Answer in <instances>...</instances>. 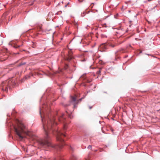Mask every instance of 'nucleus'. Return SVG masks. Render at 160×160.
I'll use <instances>...</instances> for the list:
<instances>
[{"label": "nucleus", "instance_id": "obj_1", "mask_svg": "<svg viewBox=\"0 0 160 160\" xmlns=\"http://www.w3.org/2000/svg\"><path fill=\"white\" fill-rule=\"evenodd\" d=\"M40 114L42 118L45 136L44 139H40L38 141V143L40 146L44 148L53 147L54 146L49 141L50 137L48 134L52 128V126L54 124H56V123L54 122V119L53 117L49 118V112L47 111H40Z\"/></svg>", "mask_w": 160, "mask_h": 160}, {"label": "nucleus", "instance_id": "obj_2", "mask_svg": "<svg viewBox=\"0 0 160 160\" xmlns=\"http://www.w3.org/2000/svg\"><path fill=\"white\" fill-rule=\"evenodd\" d=\"M17 124V127H14L15 131L20 139H22L25 137L26 132L25 127L23 124L18 119L15 120Z\"/></svg>", "mask_w": 160, "mask_h": 160}, {"label": "nucleus", "instance_id": "obj_3", "mask_svg": "<svg viewBox=\"0 0 160 160\" xmlns=\"http://www.w3.org/2000/svg\"><path fill=\"white\" fill-rule=\"evenodd\" d=\"M85 96H84L83 97L79 99V100H77L75 96H70V99L69 100V104H65L64 102H62L61 103V104L64 107H67L68 106H69L70 104H72L73 105V108L74 109H75L77 107V104L80 102L82 99L85 98Z\"/></svg>", "mask_w": 160, "mask_h": 160}, {"label": "nucleus", "instance_id": "obj_4", "mask_svg": "<svg viewBox=\"0 0 160 160\" xmlns=\"http://www.w3.org/2000/svg\"><path fill=\"white\" fill-rule=\"evenodd\" d=\"M48 92V90L46 91V92L44 94L41 98L40 100V102L41 104H42V108H44L47 107H48V105H47V100L49 99V97H47L46 96L47 95V92ZM42 108H40L39 110H42Z\"/></svg>", "mask_w": 160, "mask_h": 160}, {"label": "nucleus", "instance_id": "obj_5", "mask_svg": "<svg viewBox=\"0 0 160 160\" xmlns=\"http://www.w3.org/2000/svg\"><path fill=\"white\" fill-rule=\"evenodd\" d=\"M56 133L57 140L61 142H63L64 141L63 138L66 136V135L62 132L58 131H56Z\"/></svg>", "mask_w": 160, "mask_h": 160}, {"label": "nucleus", "instance_id": "obj_6", "mask_svg": "<svg viewBox=\"0 0 160 160\" xmlns=\"http://www.w3.org/2000/svg\"><path fill=\"white\" fill-rule=\"evenodd\" d=\"M108 45L106 43H102L100 46V48L103 49H106L108 48Z\"/></svg>", "mask_w": 160, "mask_h": 160}, {"label": "nucleus", "instance_id": "obj_7", "mask_svg": "<svg viewBox=\"0 0 160 160\" xmlns=\"http://www.w3.org/2000/svg\"><path fill=\"white\" fill-rule=\"evenodd\" d=\"M9 45H11L12 47L15 48H18L22 46V45H17L15 44L13 45V44L12 43V42H10L9 43Z\"/></svg>", "mask_w": 160, "mask_h": 160}, {"label": "nucleus", "instance_id": "obj_8", "mask_svg": "<svg viewBox=\"0 0 160 160\" xmlns=\"http://www.w3.org/2000/svg\"><path fill=\"white\" fill-rule=\"evenodd\" d=\"M69 111H66V113L68 117L70 118H72L73 117L72 116V114L70 113Z\"/></svg>", "mask_w": 160, "mask_h": 160}, {"label": "nucleus", "instance_id": "obj_9", "mask_svg": "<svg viewBox=\"0 0 160 160\" xmlns=\"http://www.w3.org/2000/svg\"><path fill=\"white\" fill-rule=\"evenodd\" d=\"M73 58V57L72 56H69L67 58V60L68 61H70L71 59H72Z\"/></svg>", "mask_w": 160, "mask_h": 160}, {"label": "nucleus", "instance_id": "obj_10", "mask_svg": "<svg viewBox=\"0 0 160 160\" xmlns=\"http://www.w3.org/2000/svg\"><path fill=\"white\" fill-rule=\"evenodd\" d=\"M101 69H102V68H100L99 69V70L98 71H97V72H96L97 74H98V75L100 74V73L101 72Z\"/></svg>", "mask_w": 160, "mask_h": 160}, {"label": "nucleus", "instance_id": "obj_11", "mask_svg": "<svg viewBox=\"0 0 160 160\" xmlns=\"http://www.w3.org/2000/svg\"><path fill=\"white\" fill-rule=\"evenodd\" d=\"M26 64V62H23L22 63H20L18 65V67H20L22 65H25Z\"/></svg>", "mask_w": 160, "mask_h": 160}, {"label": "nucleus", "instance_id": "obj_12", "mask_svg": "<svg viewBox=\"0 0 160 160\" xmlns=\"http://www.w3.org/2000/svg\"><path fill=\"white\" fill-rule=\"evenodd\" d=\"M108 46H109L112 47V48H113L116 45H113L112 44L110 43L109 44Z\"/></svg>", "mask_w": 160, "mask_h": 160}, {"label": "nucleus", "instance_id": "obj_13", "mask_svg": "<svg viewBox=\"0 0 160 160\" xmlns=\"http://www.w3.org/2000/svg\"><path fill=\"white\" fill-rule=\"evenodd\" d=\"M30 76L29 75L26 76L25 77V79H26L30 78Z\"/></svg>", "mask_w": 160, "mask_h": 160}, {"label": "nucleus", "instance_id": "obj_14", "mask_svg": "<svg viewBox=\"0 0 160 160\" xmlns=\"http://www.w3.org/2000/svg\"><path fill=\"white\" fill-rule=\"evenodd\" d=\"M88 148V149H91L92 148V146L91 145H89Z\"/></svg>", "mask_w": 160, "mask_h": 160}, {"label": "nucleus", "instance_id": "obj_15", "mask_svg": "<svg viewBox=\"0 0 160 160\" xmlns=\"http://www.w3.org/2000/svg\"><path fill=\"white\" fill-rule=\"evenodd\" d=\"M121 51V50H118L115 52V54L116 55L117 54V53L119 51Z\"/></svg>", "mask_w": 160, "mask_h": 160}, {"label": "nucleus", "instance_id": "obj_16", "mask_svg": "<svg viewBox=\"0 0 160 160\" xmlns=\"http://www.w3.org/2000/svg\"><path fill=\"white\" fill-rule=\"evenodd\" d=\"M19 54V53L18 52H17V53H15V54Z\"/></svg>", "mask_w": 160, "mask_h": 160}, {"label": "nucleus", "instance_id": "obj_17", "mask_svg": "<svg viewBox=\"0 0 160 160\" xmlns=\"http://www.w3.org/2000/svg\"><path fill=\"white\" fill-rule=\"evenodd\" d=\"M83 75L81 76L80 78H83Z\"/></svg>", "mask_w": 160, "mask_h": 160}, {"label": "nucleus", "instance_id": "obj_18", "mask_svg": "<svg viewBox=\"0 0 160 160\" xmlns=\"http://www.w3.org/2000/svg\"><path fill=\"white\" fill-rule=\"evenodd\" d=\"M92 107H89V109H91L92 108Z\"/></svg>", "mask_w": 160, "mask_h": 160}, {"label": "nucleus", "instance_id": "obj_19", "mask_svg": "<svg viewBox=\"0 0 160 160\" xmlns=\"http://www.w3.org/2000/svg\"><path fill=\"white\" fill-rule=\"evenodd\" d=\"M67 5H68L67 4L66 5H65V7H67Z\"/></svg>", "mask_w": 160, "mask_h": 160}, {"label": "nucleus", "instance_id": "obj_20", "mask_svg": "<svg viewBox=\"0 0 160 160\" xmlns=\"http://www.w3.org/2000/svg\"><path fill=\"white\" fill-rule=\"evenodd\" d=\"M2 41H1V42H0V44H2Z\"/></svg>", "mask_w": 160, "mask_h": 160}, {"label": "nucleus", "instance_id": "obj_21", "mask_svg": "<svg viewBox=\"0 0 160 160\" xmlns=\"http://www.w3.org/2000/svg\"><path fill=\"white\" fill-rule=\"evenodd\" d=\"M83 13L84 14L85 13H86V12H85V11H84V12H83Z\"/></svg>", "mask_w": 160, "mask_h": 160}, {"label": "nucleus", "instance_id": "obj_22", "mask_svg": "<svg viewBox=\"0 0 160 160\" xmlns=\"http://www.w3.org/2000/svg\"><path fill=\"white\" fill-rule=\"evenodd\" d=\"M147 55H150L149 54H146Z\"/></svg>", "mask_w": 160, "mask_h": 160}, {"label": "nucleus", "instance_id": "obj_23", "mask_svg": "<svg viewBox=\"0 0 160 160\" xmlns=\"http://www.w3.org/2000/svg\"><path fill=\"white\" fill-rule=\"evenodd\" d=\"M64 129H66V128H65V126H64Z\"/></svg>", "mask_w": 160, "mask_h": 160}, {"label": "nucleus", "instance_id": "obj_24", "mask_svg": "<svg viewBox=\"0 0 160 160\" xmlns=\"http://www.w3.org/2000/svg\"><path fill=\"white\" fill-rule=\"evenodd\" d=\"M69 4V2H68V3L67 5H68V4Z\"/></svg>", "mask_w": 160, "mask_h": 160}, {"label": "nucleus", "instance_id": "obj_25", "mask_svg": "<svg viewBox=\"0 0 160 160\" xmlns=\"http://www.w3.org/2000/svg\"><path fill=\"white\" fill-rule=\"evenodd\" d=\"M82 15V17H84V15Z\"/></svg>", "mask_w": 160, "mask_h": 160}, {"label": "nucleus", "instance_id": "obj_26", "mask_svg": "<svg viewBox=\"0 0 160 160\" xmlns=\"http://www.w3.org/2000/svg\"><path fill=\"white\" fill-rule=\"evenodd\" d=\"M113 113L112 111V113Z\"/></svg>", "mask_w": 160, "mask_h": 160}, {"label": "nucleus", "instance_id": "obj_27", "mask_svg": "<svg viewBox=\"0 0 160 160\" xmlns=\"http://www.w3.org/2000/svg\"><path fill=\"white\" fill-rule=\"evenodd\" d=\"M129 46L131 47V45H129Z\"/></svg>", "mask_w": 160, "mask_h": 160}, {"label": "nucleus", "instance_id": "obj_28", "mask_svg": "<svg viewBox=\"0 0 160 160\" xmlns=\"http://www.w3.org/2000/svg\"><path fill=\"white\" fill-rule=\"evenodd\" d=\"M127 56H125V58H126Z\"/></svg>", "mask_w": 160, "mask_h": 160}, {"label": "nucleus", "instance_id": "obj_29", "mask_svg": "<svg viewBox=\"0 0 160 160\" xmlns=\"http://www.w3.org/2000/svg\"><path fill=\"white\" fill-rule=\"evenodd\" d=\"M86 160H88L87 159H86Z\"/></svg>", "mask_w": 160, "mask_h": 160}]
</instances>
